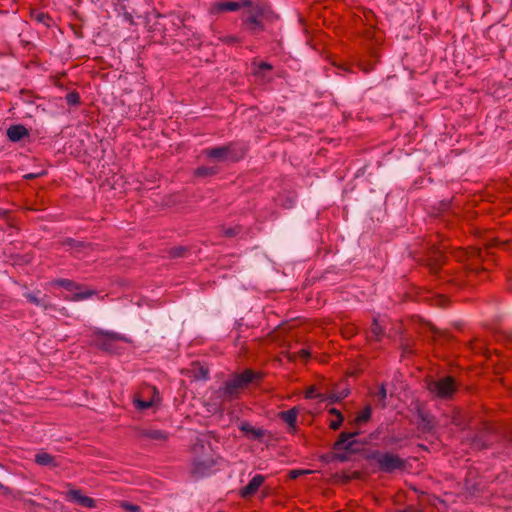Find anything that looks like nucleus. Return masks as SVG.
I'll return each instance as SVG.
<instances>
[{
  "instance_id": "50",
  "label": "nucleus",
  "mask_w": 512,
  "mask_h": 512,
  "mask_svg": "<svg viewBox=\"0 0 512 512\" xmlns=\"http://www.w3.org/2000/svg\"><path fill=\"white\" fill-rule=\"evenodd\" d=\"M398 512H418V511L414 510V509H405V510L398 511Z\"/></svg>"
},
{
  "instance_id": "36",
  "label": "nucleus",
  "mask_w": 512,
  "mask_h": 512,
  "mask_svg": "<svg viewBox=\"0 0 512 512\" xmlns=\"http://www.w3.org/2000/svg\"><path fill=\"white\" fill-rule=\"evenodd\" d=\"M273 69V66L268 62H260L257 65L256 70L254 71V74L256 76H263L265 71H271Z\"/></svg>"
},
{
  "instance_id": "11",
  "label": "nucleus",
  "mask_w": 512,
  "mask_h": 512,
  "mask_svg": "<svg viewBox=\"0 0 512 512\" xmlns=\"http://www.w3.org/2000/svg\"><path fill=\"white\" fill-rule=\"evenodd\" d=\"M265 481V476L261 474H256L249 481V483L240 489L239 494L242 498L248 499L253 497L262 486Z\"/></svg>"
},
{
  "instance_id": "19",
  "label": "nucleus",
  "mask_w": 512,
  "mask_h": 512,
  "mask_svg": "<svg viewBox=\"0 0 512 512\" xmlns=\"http://www.w3.org/2000/svg\"><path fill=\"white\" fill-rule=\"evenodd\" d=\"M385 335V329L380 325L377 318H373L370 329L367 332L369 341L381 342Z\"/></svg>"
},
{
  "instance_id": "5",
  "label": "nucleus",
  "mask_w": 512,
  "mask_h": 512,
  "mask_svg": "<svg viewBox=\"0 0 512 512\" xmlns=\"http://www.w3.org/2000/svg\"><path fill=\"white\" fill-rule=\"evenodd\" d=\"M427 390L434 397L445 401L453 400L459 390V383L450 375L430 380Z\"/></svg>"
},
{
  "instance_id": "18",
  "label": "nucleus",
  "mask_w": 512,
  "mask_h": 512,
  "mask_svg": "<svg viewBox=\"0 0 512 512\" xmlns=\"http://www.w3.org/2000/svg\"><path fill=\"white\" fill-rule=\"evenodd\" d=\"M451 423L461 430H464L469 425V420L465 413L459 407H454L451 412Z\"/></svg>"
},
{
  "instance_id": "22",
  "label": "nucleus",
  "mask_w": 512,
  "mask_h": 512,
  "mask_svg": "<svg viewBox=\"0 0 512 512\" xmlns=\"http://www.w3.org/2000/svg\"><path fill=\"white\" fill-rule=\"evenodd\" d=\"M141 436L154 441H166L168 439V433L164 430L159 429H144L141 432Z\"/></svg>"
},
{
  "instance_id": "21",
  "label": "nucleus",
  "mask_w": 512,
  "mask_h": 512,
  "mask_svg": "<svg viewBox=\"0 0 512 512\" xmlns=\"http://www.w3.org/2000/svg\"><path fill=\"white\" fill-rule=\"evenodd\" d=\"M152 391H153V396L150 400L136 399L134 401L135 407L138 410H141V411L146 410V409L152 407L156 402L160 401V395H159V391L157 390V388L153 386Z\"/></svg>"
},
{
  "instance_id": "34",
  "label": "nucleus",
  "mask_w": 512,
  "mask_h": 512,
  "mask_svg": "<svg viewBox=\"0 0 512 512\" xmlns=\"http://www.w3.org/2000/svg\"><path fill=\"white\" fill-rule=\"evenodd\" d=\"M349 389H343L341 392L339 393H332L328 396V401L330 403H336V402H339L341 401L342 399L346 398L349 394Z\"/></svg>"
},
{
  "instance_id": "17",
  "label": "nucleus",
  "mask_w": 512,
  "mask_h": 512,
  "mask_svg": "<svg viewBox=\"0 0 512 512\" xmlns=\"http://www.w3.org/2000/svg\"><path fill=\"white\" fill-rule=\"evenodd\" d=\"M34 462L43 467L57 468L60 466L55 456L47 452H39L34 456Z\"/></svg>"
},
{
  "instance_id": "42",
  "label": "nucleus",
  "mask_w": 512,
  "mask_h": 512,
  "mask_svg": "<svg viewBox=\"0 0 512 512\" xmlns=\"http://www.w3.org/2000/svg\"><path fill=\"white\" fill-rule=\"evenodd\" d=\"M359 68L364 72V73H369L370 71H372L375 67V63H372V62H360L359 63Z\"/></svg>"
},
{
  "instance_id": "41",
  "label": "nucleus",
  "mask_w": 512,
  "mask_h": 512,
  "mask_svg": "<svg viewBox=\"0 0 512 512\" xmlns=\"http://www.w3.org/2000/svg\"><path fill=\"white\" fill-rule=\"evenodd\" d=\"M320 461L325 463V464H330V463L334 462L335 461V453H334V451L321 455L320 456Z\"/></svg>"
},
{
  "instance_id": "12",
  "label": "nucleus",
  "mask_w": 512,
  "mask_h": 512,
  "mask_svg": "<svg viewBox=\"0 0 512 512\" xmlns=\"http://www.w3.org/2000/svg\"><path fill=\"white\" fill-rule=\"evenodd\" d=\"M416 416L418 427L423 432H431L435 428V417L429 411L418 408Z\"/></svg>"
},
{
  "instance_id": "3",
  "label": "nucleus",
  "mask_w": 512,
  "mask_h": 512,
  "mask_svg": "<svg viewBox=\"0 0 512 512\" xmlns=\"http://www.w3.org/2000/svg\"><path fill=\"white\" fill-rule=\"evenodd\" d=\"M365 459L374 462L379 472L392 474L396 471H405L407 469V461L393 452H382L380 450H370Z\"/></svg>"
},
{
  "instance_id": "38",
  "label": "nucleus",
  "mask_w": 512,
  "mask_h": 512,
  "mask_svg": "<svg viewBox=\"0 0 512 512\" xmlns=\"http://www.w3.org/2000/svg\"><path fill=\"white\" fill-rule=\"evenodd\" d=\"M121 507L126 512H139L140 511V506L132 504L130 502H126V501L121 503Z\"/></svg>"
},
{
  "instance_id": "28",
  "label": "nucleus",
  "mask_w": 512,
  "mask_h": 512,
  "mask_svg": "<svg viewBox=\"0 0 512 512\" xmlns=\"http://www.w3.org/2000/svg\"><path fill=\"white\" fill-rule=\"evenodd\" d=\"M372 396L374 397H377L378 399V405L381 407V408H385L387 406V402H386V399H387V390H386V386L384 383H382L379 388H378V391L377 392H372L371 393Z\"/></svg>"
},
{
  "instance_id": "46",
  "label": "nucleus",
  "mask_w": 512,
  "mask_h": 512,
  "mask_svg": "<svg viewBox=\"0 0 512 512\" xmlns=\"http://www.w3.org/2000/svg\"><path fill=\"white\" fill-rule=\"evenodd\" d=\"M347 434H352V439H358L357 437L361 434L359 429H356L352 432H347Z\"/></svg>"
},
{
  "instance_id": "4",
  "label": "nucleus",
  "mask_w": 512,
  "mask_h": 512,
  "mask_svg": "<svg viewBox=\"0 0 512 512\" xmlns=\"http://www.w3.org/2000/svg\"><path fill=\"white\" fill-rule=\"evenodd\" d=\"M257 377L258 374L252 369H246L242 373L235 374L218 389V396L225 401L236 399L241 390L251 384Z\"/></svg>"
},
{
  "instance_id": "26",
  "label": "nucleus",
  "mask_w": 512,
  "mask_h": 512,
  "mask_svg": "<svg viewBox=\"0 0 512 512\" xmlns=\"http://www.w3.org/2000/svg\"><path fill=\"white\" fill-rule=\"evenodd\" d=\"M40 294H41L40 291H37V293L27 292V293H24V297L31 304H34L36 306H40L43 308H47V304L45 303L44 298L39 297Z\"/></svg>"
},
{
  "instance_id": "48",
  "label": "nucleus",
  "mask_w": 512,
  "mask_h": 512,
  "mask_svg": "<svg viewBox=\"0 0 512 512\" xmlns=\"http://www.w3.org/2000/svg\"><path fill=\"white\" fill-rule=\"evenodd\" d=\"M505 441L509 442V443H512V432L505 436Z\"/></svg>"
},
{
  "instance_id": "52",
  "label": "nucleus",
  "mask_w": 512,
  "mask_h": 512,
  "mask_svg": "<svg viewBox=\"0 0 512 512\" xmlns=\"http://www.w3.org/2000/svg\"><path fill=\"white\" fill-rule=\"evenodd\" d=\"M370 439H376V436L374 435V433L370 434Z\"/></svg>"
},
{
  "instance_id": "14",
  "label": "nucleus",
  "mask_w": 512,
  "mask_h": 512,
  "mask_svg": "<svg viewBox=\"0 0 512 512\" xmlns=\"http://www.w3.org/2000/svg\"><path fill=\"white\" fill-rule=\"evenodd\" d=\"M492 433V428L486 426L484 430L476 434L471 439V445L474 449L484 450L488 449L492 446V441L488 438V436Z\"/></svg>"
},
{
  "instance_id": "2",
  "label": "nucleus",
  "mask_w": 512,
  "mask_h": 512,
  "mask_svg": "<svg viewBox=\"0 0 512 512\" xmlns=\"http://www.w3.org/2000/svg\"><path fill=\"white\" fill-rule=\"evenodd\" d=\"M248 152V145L244 141H231L222 146L206 148L203 154L219 162L236 163L242 160Z\"/></svg>"
},
{
  "instance_id": "7",
  "label": "nucleus",
  "mask_w": 512,
  "mask_h": 512,
  "mask_svg": "<svg viewBox=\"0 0 512 512\" xmlns=\"http://www.w3.org/2000/svg\"><path fill=\"white\" fill-rule=\"evenodd\" d=\"M54 285L64 288L67 291L75 292L71 296L65 297L68 301L78 302L82 300H86L91 298L92 296L97 294L96 290L93 289H83L84 286L70 279H56L54 281Z\"/></svg>"
},
{
  "instance_id": "37",
  "label": "nucleus",
  "mask_w": 512,
  "mask_h": 512,
  "mask_svg": "<svg viewBox=\"0 0 512 512\" xmlns=\"http://www.w3.org/2000/svg\"><path fill=\"white\" fill-rule=\"evenodd\" d=\"M311 473L310 470H301V469H293V470H290L289 473H288V477L292 480H295L297 479L298 477L304 475V474H309Z\"/></svg>"
},
{
  "instance_id": "35",
  "label": "nucleus",
  "mask_w": 512,
  "mask_h": 512,
  "mask_svg": "<svg viewBox=\"0 0 512 512\" xmlns=\"http://www.w3.org/2000/svg\"><path fill=\"white\" fill-rule=\"evenodd\" d=\"M187 253V248L184 246L173 247L169 250V256L171 258H181Z\"/></svg>"
},
{
  "instance_id": "10",
  "label": "nucleus",
  "mask_w": 512,
  "mask_h": 512,
  "mask_svg": "<svg viewBox=\"0 0 512 512\" xmlns=\"http://www.w3.org/2000/svg\"><path fill=\"white\" fill-rule=\"evenodd\" d=\"M66 498L68 501L75 502L85 508L93 509L96 507V501L89 496L83 495L79 489H70L67 491Z\"/></svg>"
},
{
  "instance_id": "23",
  "label": "nucleus",
  "mask_w": 512,
  "mask_h": 512,
  "mask_svg": "<svg viewBox=\"0 0 512 512\" xmlns=\"http://www.w3.org/2000/svg\"><path fill=\"white\" fill-rule=\"evenodd\" d=\"M371 416H372V408L370 405H366L364 407V409L356 415V417L353 421V425L359 428L363 424L370 421Z\"/></svg>"
},
{
  "instance_id": "32",
  "label": "nucleus",
  "mask_w": 512,
  "mask_h": 512,
  "mask_svg": "<svg viewBox=\"0 0 512 512\" xmlns=\"http://www.w3.org/2000/svg\"><path fill=\"white\" fill-rule=\"evenodd\" d=\"M80 94L74 90L66 94L65 100L70 106H77L80 104Z\"/></svg>"
},
{
  "instance_id": "25",
  "label": "nucleus",
  "mask_w": 512,
  "mask_h": 512,
  "mask_svg": "<svg viewBox=\"0 0 512 512\" xmlns=\"http://www.w3.org/2000/svg\"><path fill=\"white\" fill-rule=\"evenodd\" d=\"M219 172V168L217 166H200L195 170L196 177H209L216 175Z\"/></svg>"
},
{
  "instance_id": "15",
  "label": "nucleus",
  "mask_w": 512,
  "mask_h": 512,
  "mask_svg": "<svg viewBox=\"0 0 512 512\" xmlns=\"http://www.w3.org/2000/svg\"><path fill=\"white\" fill-rule=\"evenodd\" d=\"M299 414V408L297 406L292 407L289 410L279 412L278 416L281 420H283L288 425L289 433H296L298 430L297 427V417Z\"/></svg>"
},
{
  "instance_id": "47",
  "label": "nucleus",
  "mask_w": 512,
  "mask_h": 512,
  "mask_svg": "<svg viewBox=\"0 0 512 512\" xmlns=\"http://www.w3.org/2000/svg\"><path fill=\"white\" fill-rule=\"evenodd\" d=\"M294 206V200L293 199H289L287 201V205H285L286 208H292Z\"/></svg>"
},
{
  "instance_id": "29",
  "label": "nucleus",
  "mask_w": 512,
  "mask_h": 512,
  "mask_svg": "<svg viewBox=\"0 0 512 512\" xmlns=\"http://www.w3.org/2000/svg\"><path fill=\"white\" fill-rule=\"evenodd\" d=\"M305 397L307 399H318L319 401H327L328 396L323 393H318L315 386H310L306 392Z\"/></svg>"
},
{
  "instance_id": "30",
  "label": "nucleus",
  "mask_w": 512,
  "mask_h": 512,
  "mask_svg": "<svg viewBox=\"0 0 512 512\" xmlns=\"http://www.w3.org/2000/svg\"><path fill=\"white\" fill-rule=\"evenodd\" d=\"M218 40L225 45H239L242 43L240 37L236 35H222L218 37Z\"/></svg>"
},
{
  "instance_id": "43",
  "label": "nucleus",
  "mask_w": 512,
  "mask_h": 512,
  "mask_svg": "<svg viewBox=\"0 0 512 512\" xmlns=\"http://www.w3.org/2000/svg\"><path fill=\"white\" fill-rule=\"evenodd\" d=\"M197 377L202 378L204 380H208L209 379V370L207 368L200 367Z\"/></svg>"
},
{
  "instance_id": "40",
  "label": "nucleus",
  "mask_w": 512,
  "mask_h": 512,
  "mask_svg": "<svg viewBox=\"0 0 512 512\" xmlns=\"http://www.w3.org/2000/svg\"><path fill=\"white\" fill-rule=\"evenodd\" d=\"M36 20L49 27V22L52 21V18L48 14L41 12L36 16Z\"/></svg>"
},
{
  "instance_id": "33",
  "label": "nucleus",
  "mask_w": 512,
  "mask_h": 512,
  "mask_svg": "<svg viewBox=\"0 0 512 512\" xmlns=\"http://www.w3.org/2000/svg\"><path fill=\"white\" fill-rule=\"evenodd\" d=\"M465 490L471 496H477L480 493L479 484L468 479L465 481Z\"/></svg>"
},
{
  "instance_id": "20",
  "label": "nucleus",
  "mask_w": 512,
  "mask_h": 512,
  "mask_svg": "<svg viewBox=\"0 0 512 512\" xmlns=\"http://www.w3.org/2000/svg\"><path fill=\"white\" fill-rule=\"evenodd\" d=\"M414 346H415L414 339L407 337V336L400 337L399 348L401 350V357L407 358V357L415 355Z\"/></svg>"
},
{
  "instance_id": "1",
  "label": "nucleus",
  "mask_w": 512,
  "mask_h": 512,
  "mask_svg": "<svg viewBox=\"0 0 512 512\" xmlns=\"http://www.w3.org/2000/svg\"><path fill=\"white\" fill-rule=\"evenodd\" d=\"M244 8L240 16L241 28L248 35L259 37L265 30V22L277 16L266 0L219 1L212 5L211 12L215 14L235 12Z\"/></svg>"
},
{
  "instance_id": "53",
  "label": "nucleus",
  "mask_w": 512,
  "mask_h": 512,
  "mask_svg": "<svg viewBox=\"0 0 512 512\" xmlns=\"http://www.w3.org/2000/svg\"><path fill=\"white\" fill-rule=\"evenodd\" d=\"M3 303H4V301H3V299L0 297V307H2V306H3Z\"/></svg>"
},
{
  "instance_id": "8",
  "label": "nucleus",
  "mask_w": 512,
  "mask_h": 512,
  "mask_svg": "<svg viewBox=\"0 0 512 512\" xmlns=\"http://www.w3.org/2000/svg\"><path fill=\"white\" fill-rule=\"evenodd\" d=\"M367 443L368 441L366 440L352 439V434H347V431H343L338 435L332 448L335 451H346L349 454H357L360 452L359 446Z\"/></svg>"
},
{
  "instance_id": "13",
  "label": "nucleus",
  "mask_w": 512,
  "mask_h": 512,
  "mask_svg": "<svg viewBox=\"0 0 512 512\" xmlns=\"http://www.w3.org/2000/svg\"><path fill=\"white\" fill-rule=\"evenodd\" d=\"M238 428L241 432H243L245 434V436L250 439V440H254V441H261L263 437H265L266 435L269 434V432L263 428H256L254 426H252L249 422L247 421H242L239 425H238Z\"/></svg>"
},
{
  "instance_id": "27",
  "label": "nucleus",
  "mask_w": 512,
  "mask_h": 512,
  "mask_svg": "<svg viewBox=\"0 0 512 512\" xmlns=\"http://www.w3.org/2000/svg\"><path fill=\"white\" fill-rule=\"evenodd\" d=\"M329 413L332 414V415H335V417H337V420H332L329 423V428L331 430L336 431V430H338L342 426V423L344 421V416L341 413V411H339L336 408L329 409Z\"/></svg>"
},
{
  "instance_id": "31",
  "label": "nucleus",
  "mask_w": 512,
  "mask_h": 512,
  "mask_svg": "<svg viewBox=\"0 0 512 512\" xmlns=\"http://www.w3.org/2000/svg\"><path fill=\"white\" fill-rule=\"evenodd\" d=\"M242 231V227L240 225H236L234 227H222L221 233L223 236L228 238H233L239 235Z\"/></svg>"
},
{
  "instance_id": "44",
  "label": "nucleus",
  "mask_w": 512,
  "mask_h": 512,
  "mask_svg": "<svg viewBox=\"0 0 512 512\" xmlns=\"http://www.w3.org/2000/svg\"><path fill=\"white\" fill-rule=\"evenodd\" d=\"M471 257L472 258H476V259H481L482 258V251L480 249L473 248L472 251H471Z\"/></svg>"
},
{
  "instance_id": "51",
  "label": "nucleus",
  "mask_w": 512,
  "mask_h": 512,
  "mask_svg": "<svg viewBox=\"0 0 512 512\" xmlns=\"http://www.w3.org/2000/svg\"><path fill=\"white\" fill-rule=\"evenodd\" d=\"M0 489H4V490H8V488H6L3 484L0 483Z\"/></svg>"
},
{
  "instance_id": "24",
  "label": "nucleus",
  "mask_w": 512,
  "mask_h": 512,
  "mask_svg": "<svg viewBox=\"0 0 512 512\" xmlns=\"http://www.w3.org/2000/svg\"><path fill=\"white\" fill-rule=\"evenodd\" d=\"M61 245L65 248H68L70 250H75L76 252H79L81 251L83 248H86L89 246L88 243L84 242V241H79V240H76L74 238H65L62 242H61Z\"/></svg>"
},
{
  "instance_id": "39",
  "label": "nucleus",
  "mask_w": 512,
  "mask_h": 512,
  "mask_svg": "<svg viewBox=\"0 0 512 512\" xmlns=\"http://www.w3.org/2000/svg\"><path fill=\"white\" fill-rule=\"evenodd\" d=\"M334 453H335V461H338V462H347L349 460V453H347L346 451H335L334 450Z\"/></svg>"
},
{
  "instance_id": "45",
  "label": "nucleus",
  "mask_w": 512,
  "mask_h": 512,
  "mask_svg": "<svg viewBox=\"0 0 512 512\" xmlns=\"http://www.w3.org/2000/svg\"><path fill=\"white\" fill-rule=\"evenodd\" d=\"M299 355H300V357H301V358H303V359H308V358H310V352H309L308 350H306V349H301V350L299 351Z\"/></svg>"
},
{
  "instance_id": "49",
  "label": "nucleus",
  "mask_w": 512,
  "mask_h": 512,
  "mask_svg": "<svg viewBox=\"0 0 512 512\" xmlns=\"http://www.w3.org/2000/svg\"><path fill=\"white\" fill-rule=\"evenodd\" d=\"M35 177H36L35 174H28V175L25 176L26 179H33Z\"/></svg>"
},
{
  "instance_id": "6",
  "label": "nucleus",
  "mask_w": 512,
  "mask_h": 512,
  "mask_svg": "<svg viewBox=\"0 0 512 512\" xmlns=\"http://www.w3.org/2000/svg\"><path fill=\"white\" fill-rule=\"evenodd\" d=\"M117 341L131 343L132 340L123 334L97 329L94 332L92 343L93 345L109 354H120V347L116 344Z\"/></svg>"
},
{
  "instance_id": "16",
  "label": "nucleus",
  "mask_w": 512,
  "mask_h": 512,
  "mask_svg": "<svg viewBox=\"0 0 512 512\" xmlns=\"http://www.w3.org/2000/svg\"><path fill=\"white\" fill-rule=\"evenodd\" d=\"M7 137L11 142H19L29 136V130L22 124L11 125L7 131Z\"/></svg>"
},
{
  "instance_id": "9",
  "label": "nucleus",
  "mask_w": 512,
  "mask_h": 512,
  "mask_svg": "<svg viewBox=\"0 0 512 512\" xmlns=\"http://www.w3.org/2000/svg\"><path fill=\"white\" fill-rule=\"evenodd\" d=\"M217 460L213 457L197 458L192 463L191 473L194 477L202 478L212 474Z\"/></svg>"
}]
</instances>
